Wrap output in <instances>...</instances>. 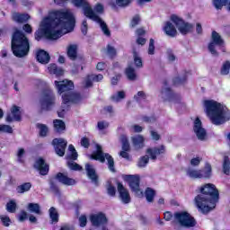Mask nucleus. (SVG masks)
<instances>
[{
	"mask_svg": "<svg viewBox=\"0 0 230 230\" xmlns=\"http://www.w3.org/2000/svg\"><path fill=\"white\" fill-rule=\"evenodd\" d=\"M154 44H155L154 39H150L149 47H148V54L149 55H154V53L155 51V46Z\"/></svg>",
	"mask_w": 230,
	"mask_h": 230,
	"instance_id": "57",
	"label": "nucleus"
},
{
	"mask_svg": "<svg viewBox=\"0 0 230 230\" xmlns=\"http://www.w3.org/2000/svg\"><path fill=\"white\" fill-rule=\"evenodd\" d=\"M50 190L55 193L56 195H60V189L58 188V185L56 184L55 181H50L49 182Z\"/></svg>",
	"mask_w": 230,
	"mask_h": 230,
	"instance_id": "50",
	"label": "nucleus"
},
{
	"mask_svg": "<svg viewBox=\"0 0 230 230\" xmlns=\"http://www.w3.org/2000/svg\"><path fill=\"white\" fill-rule=\"evenodd\" d=\"M230 72V61L226 60L223 63L221 69H220V75H222V76H227V75H229Z\"/></svg>",
	"mask_w": 230,
	"mask_h": 230,
	"instance_id": "37",
	"label": "nucleus"
},
{
	"mask_svg": "<svg viewBox=\"0 0 230 230\" xmlns=\"http://www.w3.org/2000/svg\"><path fill=\"white\" fill-rule=\"evenodd\" d=\"M0 132H5L6 134H13V128H11L10 125H0Z\"/></svg>",
	"mask_w": 230,
	"mask_h": 230,
	"instance_id": "49",
	"label": "nucleus"
},
{
	"mask_svg": "<svg viewBox=\"0 0 230 230\" xmlns=\"http://www.w3.org/2000/svg\"><path fill=\"white\" fill-rule=\"evenodd\" d=\"M36 58H50L49 53L44 49H39L36 51Z\"/></svg>",
	"mask_w": 230,
	"mask_h": 230,
	"instance_id": "46",
	"label": "nucleus"
},
{
	"mask_svg": "<svg viewBox=\"0 0 230 230\" xmlns=\"http://www.w3.org/2000/svg\"><path fill=\"white\" fill-rule=\"evenodd\" d=\"M107 192L110 197H116V187H114L112 184H110L108 186Z\"/></svg>",
	"mask_w": 230,
	"mask_h": 230,
	"instance_id": "56",
	"label": "nucleus"
},
{
	"mask_svg": "<svg viewBox=\"0 0 230 230\" xmlns=\"http://www.w3.org/2000/svg\"><path fill=\"white\" fill-rule=\"evenodd\" d=\"M54 151L58 157L66 155V149L67 148V141L64 138H54L51 142Z\"/></svg>",
	"mask_w": 230,
	"mask_h": 230,
	"instance_id": "13",
	"label": "nucleus"
},
{
	"mask_svg": "<svg viewBox=\"0 0 230 230\" xmlns=\"http://www.w3.org/2000/svg\"><path fill=\"white\" fill-rule=\"evenodd\" d=\"M170 19L172 22L175 24L178 31H180L181 35H188V33H191V31H193V24L184 22V20H182L177 14H172Z\"/></svg>",
	"mask_w": 230,
	"mask_h": 230,
	"instance_id": "11",
	"label": "nucleus"
},
{
	"mask_svg": "<svg viewBox=\"0 0 230 230\" xmlns=\"http://www.w3.org/2000/svg\"><path fill=\"white\" fill-rule=\"evenodd\" d=\"M132 3V0H115V4L119 6V8H127Z\"/></svg>",
	"mask_w": 230,
	"mask_h": 230,
	"instance_id": "44",
	"label": "nucleus"
},
{
	"mask_svg": "<svg viewBox=\"0 0 230 230\" xmlns=\"http://www.w3.org/2000/svg\"><path fill=\"white\" fill-rule=\"evenodd\" d=\"M5 119L7 123L22 121V111H21V107L13 104L11 107V112L7 113Z\"/></svg>",
	"mask_w": 230,
	"mask_h": 230,
	"instance_id": "15",
	"label": "nucleus"
},
{
	"mask_svg": "<svg viewBox=\"0 0 230 230\" xmlns=\"http://www.w3.org/2000/svg\"><path fill=\"white\" fill-rule=\"evenodd\" d=\"M107 53L108 55H111V57H114L116 55V49L111 45H108Z\"/></svg>",
	"mask_w": 230,
	"mask_h": 230,
	"instance_id": "63",
	"label": "nucleus"
},
{
	"mask_svg": "<svg viewBox=\"0 0 230 230\" xmlns=\"http://www.w3.org/2000/svg\"><path fill=\"white\" fill-rule=\"evenodd\" d=\"M120 143L122 145V150H125V152H130V143L128 142L127 135L120 136Z\"/></svg>",
	"mask_w": 230,
	"mask_h": 230,
	"instance_id": "36",
	"label": "nucleus"
},
{
	"mask_svg": "<svg viewBox=\"0 0 230 230\" xmlns=\"http://www.w3.org/2000/svg\"><path fill=\"white\" fill-rule=\"evenodd\" d=\"M201 179H211L213 169L211 164L206 163L203 169L199 170Z\"/></svg>",
	"mask_w": 230,
	"mask_h": 230,
	"instance_id": "25",
	"label": "nucleus"
},
{
	"mask_svg": "<svg viewBox=\"0 0 230 230\" xmlns=\"http://www.w3.org/2000/svg\"><path fill=\"white\" fill-rule=\"evenodd\" d=\"M146 154L150 156L152 161H156L157 155H164V154H166V146L161 145L159 146L149 147L146 149Z\"/></svg>",
	"mask_w": 230,
	"mask_h": 230,
	"instance_id": "17",
	"label": "nucleus"
},
{
	"mask_svg": "<svg viewBox=\"0 0 230 230\" xmlns=\"http://www.w3.org/2000/svg\"><path fill=\"white\" fill-rule=\"evenodd\" d=\"M111 98L112 102H119V100H123L125 98V92L119 91L118 92L117 95H112Z\"/></svg>",
	"mask_w": 230,
	"mask_h": 230,
	"instance_id": "51",
	"label": "nucleus"
},
{
	"mask_svg": "<svg viewBox=\"0 0 230 230\" xmlns=\"http://www.w3.org/2000/svg\"><path fill=\"white\" fill-rule=\"evenodd\" d=\"M223 173H225V175H229V173H230V159H229V156H225L224 157Z\"/></svg>",
	"mask_w": 230,
	"mask_h": 230,
	"instance_id": "39",
	"label": "nucleus"
},
{
	"mask_svg": "<svg viewBox=\"0 0 230 230\" xmlns=\"http://www.w3.org/2000/svg\"><path fill=\"white\" fill-rule=\"evenodd\" d=\"M90 222L94 227H100L102 226H107L109 224V218L103 212L93 214L90 216Z\"/></svg>",
	"mask_w": 230,
	"mask_h": 230,
	"instance_id": "14",
	"label": "nucleus"
},
{
	"mask_svg": "<svg viewBox=\"0 0 230 230\" xmlns=\"http://www.w3.org/2000/svg\"><path fill=\"white\" fill-rule=\"evenodd\" d=\"M71 3L77 8H82L85 17L91 19V21H94V22H97L104 35L106 37H111V31L109 30L107 23H105L98 14H96L103 13V5L102 4H97L93 10V7H91V4H89L87 0H71ZM94 12H96V13Z\"/></svg>",
	"mask_w": 230,
	"mask_h": 230,
	"instance_id": "4",
	"label": "nucleus"
},
{
	"mask_svg": "<svg viewBox=\"0 0 230 230\" xmlns=\"http://www.w3.org/2000/svg\"><path fill=\"white\" fill-rule=\"evenodd\" d=\"M164 218L166 222H170L172 218H174V222H177L181 226V227H195L197 226V221L195 217H191L187 211L174 212L172 214L171 211H166L164 213Z\"/></svg>",
	"mask_w": 230,
	"mask_h": 230,
	"instance_id": "7",
	"label": "nucleus"
},
{
	"mask_svg": "<svg viewBox=\"0 0 230 230\" xmlns=\"http://www.w3.org/2000/svg\"><path fill=\"white\" fill-rule=\"evenodd\" d=\"M124 73L128 80L130 82L137 80V74L136 73V69L134 66H132V65H128V67L125 68Z\"/></svg>",
	"mask_w": 230,
	"mask_h": 230,
	"instance_id": "24",
	"label": "nucleus"
},
{
	"mask_svg": "<svg viewBox=\"0 0 230 230\" xmlns=\"http://www.w3.org/2000/svg\"><path fill=\"white\" fill-rule=\"evenodd\" d=\"M54 84L58 94H62L63 100L61 107L58 111V118H64L66 112L69 111V103L78 105V103H82L84 97H82L80 93L73 92L75 90V83H73V81L65 79L62 81H55Z\"/></svg>",
	"mask_w": 230,
	"mask_h": 230,
	"instance_id": "3",
	"label": "nucleus"
},
{
	"mask_svg": "<svg viewBox=\"0 0 230 230\" xmlns=\"http://www.w3.org/2000/svg\"><path fill=\"white\" fill-rule=\"evenodd\" d=\"M132 143L135 148H143L145 146V137L141 135L134 137L132 138Z\"/></svg>",
	"mask_w": 230,
	"mask_h": 230,
	"instance_id": "28",
	"label": "nucleus"
},
{
	"mask_svg": "<svg viewBox=\"0 0 230 230\" xmlns=\"http://www.w3.org/2000/svg\"><path fill=\"white\" fill-rule=\"evenodd\" d=\"M31 190V182H24L16 187L17 193L22 194Z\"/></svg>",
	"mask_w": 230,
	"mask_h": 230,
	"instance_id": "34",
	"label": "nucleus"
},
{
	"mask_svg": "<svg viewBox=\"0 0 230 230\" xmlns=\"http://www.w3.org/2000/svg\"><path fill=\"white\" fill-rule=\"evenodd\" d=\"M148 163H150V157L148 155H144L139 158L137 166L138 168H145Z\"/></svg>",
	"mask_w": 230,
	"mask_h": 230,
	"instance_id": "40",
	"label": "nucleus"
},
{
	"mask_svg": "<svg viewBox=\"0 0 230 230\" xmlns=\"http://www.w3.org/2000/svg\"><path fill=\"white\" fill-rule=\"evenodd\" d=\"M141 22V17H139L138 14L135 15L130 22V26L131 28H136V26H137V24H139V22Z\"/></svg>",
	"mask_w": 230,
	"mask_h": 230,
	"instance_id": "54",
	"label": "nucleus"
},
{
	"mask_svg": "<svg viewBox=\"0 0 230 230\" xmlns=\"http://www.w3.org/2000/svg\"><path fill=\"white\" fill-rule=\"evenodd\" d=\"M34 168L38 170L40 175L45 176L49 173V164H46V160L42 157L36 160Z\"/></svg>",
	"mask_w": 230,
	"mask_h": 230,
	"instance_id": "20",
	"label": "nucleus"
},
{
	"mask_svg": "<svg viewBox=\"0 0 230 230\" xmlns=\"http://www.w3.org/2000/svg\"><path fill=\"white\" fill-rule=\"evenodd\" d=\"M68 150L69 152H71V155L68 156V159H70L71 161H76L78 159V152H76L75 146L69 145Z\"/></svg>",
	"mask_w": 230,
	"mask_h": 230,
	"instance_id": "41",
	"label": "nucleus"
},
{
	"mask_svg": "<svg viewBox=\"0 0 230 230\" xmlns=\"http://www.w3.org/2000/svg\"><path fill=\"white\" fill-rule=\"evenodd\" d=\"M67 166L68 168H70V170H73L74 172H80V170H82V166L76 162H67Z\"/></svg>",
	"mask_w": 230,
	"mask_h": 230,
	"instance_id": "48",
	"label": "nucleus"
},
{
	"mask_svg": "<svg viewBox=\"0 0 230 230\" xmlns=\"http://www.w3.org/2000/svg\"><path fill=\"white\" fill-rule=\"evenodd\" d=\"M136 102H139V99L142 98V100H146V93L143 91L137 92V94L134 96Z\"/></svg>",
	"mask_w": 230,
	"mask_h": 230,
	"instance_id": "58",
	"label": "nucleus"
},
{
	"mask_svg": "<svg viewBox=\"0 0 230 230\" xmlns=\"http://www.w3.org/2000/svg\"><path fill=\"white\" fill-rule=\"evenodd\" d=\"M85 171L87 177L94 183L95 186H98L99 176L98 173H96V169H94L91 164H86Z\"/></svg>",
	"mask_w": 230,
	"mask_h": 230,
	"instance_id": "22",
	"label": "nucleus"
},
{
	"mask_svg": "<svg viewBox=\"0 0 230 230\" xmlns=\"http://www.w3.org/2000/svg\"><path fill=\"white\" fill-rule=\"evenodd\" d=\"M123 181L128 182L130 190L134 193L135 197L138 199H143L145 193L141 190V177L138 174H125L123 176Z\"/></svg>",
	"mask_w": 230,
	"mask_h": 230,
	"instance_id": "8",
	"label": "nucleus"
},
{
	"mask_svg": "<svg viewBox=\"0 0 230 230\" xmlns=\"http://www.w3.org/2000/svg\"><path fill=\"white\" fill-rule=\"evenodd\" d=\"M12 51L14 57L22 58L30 53V41L26 35L19 30H16L12 38Z\"/></svg>",
	"mask_w": 230,
	"mask_h": 230,
	"instance_id": "6",
	"label": "nucleus"
},
{
	"mask_svg": "<svg viewBox=\"0 0 230 230\" xmlns=\"http://www.w3.org/2000/svg\"><path fill=\"white\" fill-rule=\"evenodd\" d=\"M0 220L4 226V227H10V224H12V219L8 216H0Z\"/></svg>",
	"mask_w": 230,
	"mask_h": 230,
	"instance_id": "47",
	"label": "nucleus"
},
{
	"mask_svg": "<svg viewBox=\"0 0 230 230\" xmlns=\"http://www.w3.org/2000/svg\"><path fill=\"white\" fill-rule=\"evenodd\" d=\"M85 87L89 89V87H93V77L91 75H87L85 80Z\"/></svg>",
	"mask_w": 230,
	"mask_h": 230,
	"instance_id": "64",
	"label": "nucleus"
},
{
	"mask_svg": "<svg viewBox=\"0 0 230 230\" xmlns=\"http://www.w3.org/2000/svg\"><path fill=\"white\" fill-rule=\"evenodd\" d=\"M193 130L199 141H205L208 133L206 132V129L202 128V121L199 117L194 120Z\"/></svg>",
	"mask_w": 230,
	"mask_h": 230,
	"instance_id": "16",
	"label": "nucleus"
},
{
	"mask_svg": "<svg viewBox=\"0 0 230 230\" xmlns=\"http://www.w3.org/2000/svg\"><path fill=\"white\" fill-rule=\"evenodd\" d=\"M228 0H213V5L217 10H222V7L227 5Z\"/></svg>",
	"mask_w": 230,
	"mask_h": 230,
	"instance_id": "43",
	"label": "nucleus"
},
{
	"mask_svg": "<svg viewBox=\"0 0 230 230\" xmlns=\"http://www.w3.org/2000/svg\"><path fill=\"white\" fill-rule=\"evenodd\" d=\"M19 222H24L28 220V213L25 210H21L20 214L18 215Z\"/></svg>",
	"mask_w": 230,
	"mask_h": 230,
	"instance_id": "55",
	"label": "nucleus"
},
{
	"mask_svg": "<svg viewBox=\"0 0 230 230\" xmlns=\"http://www.w3.org/2000/svg\"><path fill=\"white\" fill-rule=\"evenodd\" d=\"M205 112L213 125H224L226 123V113L224 106L215 100H205L203 102Z\"/></svg>",
	"mask_w": 230,
	"mask_h": 230,
	"instance_id": "5",
	"label": "nucleus"
},
{
	"mask_svg": "<svg viewBox=\"0 0 230 230\" xmlns=\"http://www.w3.org/2000/svg\"><path fill=\"white\" fill-rule=\"evenodd\" d=\"M162 94H165L166 98L164 102H173L174 103H181V94L173 93V90L170 87H166L162 90Z\"/></svg>",
	"mask_w": 230,
	"mask_h": 230,
	"instance_id": "19",
	"label": "nucleus"
},
{
	"mask_svg": "<svg viewBox=\"0 0 230 230\" xmlns=\"http://www.w3.org/2000/svg\"><path fill=\"white\" fill-rule=\"evenodd\" d=\"M17 209V203L15 201L11 200L6 204V210L8 213H15Z\"/></svg>",
	"mask_w": 230,
	"mask_h": 230,
	"instance_id": "45",
	"label": "nucleus"
},
{
	"mask_svg": "<svg viewBox=\"0 0 230 230\" xmlns=\"http://www.w3.org/2000/svg\"><path fill=\"white\" fill-rule=\"evenodd\" d=\"M49 218L51 220V224H58L59 216L57 208H55V207H51L49 209Z\"/></svg>",
	"mask_w": 230,
	"mask_h": 230,
	"instance_id": "32",
	"label": "nucleus"
},
{
	"mask_svg": "<svg viewBox=\"0 0 230 230\" xmlns=\"http://www.w3.org/2000/svg\"><path fill=\"white\" fill-rule=\"evenodd\" d=\"M117 190L119 195V199L123 202V204H130L132 199L130 198V192L128 190L123 186V183L118 181L117 182Z\"/></svg>",
	"mask_w": 230,
	"mask_h": 230,
	"instance_id": "18",
	"label": "nucleus"
},
{
	"mask_svg": "<svg viewBox=\"0 0 230 230\" xmlns=\"http://www.w3.org/2000/svg\"><path fill=\"white\" fill-rule=\"evenodd\" d=\"M48 69L50 75H55L56 76H63L64 75V69L58 67L55 63L50 64Z\"/></svg>",
	"mask_w": 230,
	"mask_h": 230,
	"instance_id": "26",
	"label": "nucleus"
},
{
	"mask_svg": "<svg viewBox=\"0 0 230 230\" xmlns=\"http://www.w3.org/2000/svg\"><path fill=\"white\" fill-rule=\"evenodd\" d=\"M81 146L83 148H89L91 146V140L87 137H83L81 138Z\"/></svg>",
	"mask_w": 230,
	"mask_h": 230,
	"instance_id": "52",
	"label": "nucleus"
},
{
	"mask_svg": "<svg viewBox=\"0 0 230 230\" xmlns=\"http://www.w3.org/2000/svg\"><path fill=\"white\" fill-rule=\"evenodd\" d=\"M97 128L99 130H105V128H109V122L105 120H101L97 122Z\"/></svg>",
	"mask_w": 230,
	"mask_h": 230,
	"instance_id": "53",
	"label": "nucleus"
},
{
	"mask_svg": "<svg viewBox=\"0 0 230 230\" xmlns=\"http://www.w3.org/2000/svg\"><path fill=\"white\" fill-rule=\"evenodd\" d=\"M199 191L194 199L196 208L203 215H208L217 208L220 200V192L213 183H206L199 188Z\"/></svg>",
	"mask_w": 230,
	"mask_h": 230,
	"instance_id": "2",
	"label": "nucleus"
},
{
	"mask_svg": "<svg viewBox=\"0 0 230 230\" xmlns=\"http://www.w3.org/2000/svg\"><path fill=\"white\" fill-rule=\"evenodd\" d=\"M24 154H25L24 148H20L18 150L17 157H18L19 163H24V160H22Z\"/></svg>",
	"mask_w": 230,
	"mask_h": 230,
	"instance_id": "60",
	"label": "nucleus"
},
{
	"mask_svg": "<svg viewBox=\"0 0 230 230\" xmlns=\"http://www.w3.org/2000/svg\"><path fill=\"white\" fill-rule=\"evenodd\" d=\"M54 130L58 134H60L66 130V122L62 119H56L53 120Z\"/></svg>",
	"mask_w": 230,
	"mask_h": 230,
	"instance_id": "27",
	"label": "nucleus"
},
{
	"mask_svg": "<svg viewBox=\"0 0 230 230\" xmlns=\"http://www.w3.org/2000/svg\"><path fill=\"white\" fill-rule=\"evenodd\" d=\"M150 134H151V137H152L153 141H159L161 139V135L159 133H157V131L151 130Z\"/></svg>",
	"mask_w": 230,
	"mask_h": 230,
	"instance_id": "59",
	"label": "nucleus"
},
{
	"mask_svg": "<svg viewBox=\"0 0 230 230\" xmlns=\"http://www.w3.org/2000/svg\"><path fill=\"white\" fill-rule=\"evenodd\" d=\"M56 181H59L61 184L65 186H75L76 184V181L73 178H69L67 175L63 172H58L55 175Z\"/></svg>",
	"mask_w": 230,
	"mask_h": 230,
	"instance_id": "21",
	"label": "nucleus"
},
{
	"mask_svg": "<svg viewBox=\"0 0 230 230\" xmlns=\"http://www.w3.org/2000/svg\"><path fill=\"white\" fill-rule=\"evenodd\" d=\"M77 51H78V46L70 45L67 48V56L69 57V58H76Z\"/></svg>",
	"mask_w": 230,
	"mask_h": 230,
	"instance_id": "38",
	"label": "nucleus"
},
{
	"mask_svg": "<svg viewBox=\"0 0 230 230\" xmlns=\"http://www.w3.org/2000/svg\"><path fill=\"white\" fill-rule=\"evenodd\" d=\"M188 73L190 72H185L183 76H176L172 79V84L173 85H182V84H186L188 80Z\"/></svg>",
	"mask_w": 230,
	"mask_h": 230,
	"instance_id": "35",
	"label": "nucleus"
},
{
	"mask_svg": "<svg viewBox=\"0 0 230 230\" xmlns=\"http://www.w3.org/2000/svg\"><path fill=\"white\" fill-rule=\"evenodd\" d=\"M90 159L93 161H99L100 163H105V159L108 161V168L112 173H116V167L114 166V158L109 153H99V151H93Z\"/></svg>",
	"mask_w": 230,
	"mask_h": 230,
	"instance_id": "10",
	"label": "nucleus"
},
{
	"mask_svg": "<svg viewBox=\"0 0 230 230\" xmlns=\"http://www.w3.org/2000/svg\"><path fill=\"white\" fill-rule=\"evenodd\" d=\"M217 46H224V40L220 34H218V32L213 31L211 35V41L208 44V51L211 53V55H214V57H217Z\"/></svg>",
	"mask_w": 230,
	"mask_h": 230,
	"instance_id": "12",
	"label": "nucleus"
},
{
	"mask_svg": "<svg viewBox=\"0 0 230 230\" xmlns=\"http://www.w3.org/2000/svg\"><path fill=\"white\" fill-rule=\"evenodd\" d=\"M164 31L165 35L168 37H176L177 36V29L175 28V25L172 23V22H166L164 26Z\"/></svg>",
	"mask_w": 230,
	"mask_h": 230,
	"instance_id": "23",
	"label": "nucleus"
},
{
	"mask_svg": "<svg viewBox=\"0 0 230 230\" xmlns=\"http://www.w3.org/2000/svg\"><path fill=\"white\" fill-rule=\"evenodd\" d=\"M27 209L30 211V213H34L35 215H42V210H40V205H39V203H29Z\"/></svg>",
	"mask_w": 230,
	"mask_h": 230,
	"instance_id": "30",
	"label": "nucleus"
},
{
	"mask_svg": "<svg viewBox=\"0 0 230 230\" xmlns=\"http://www.w3.org/2000/svg\"><path fill=\"white\" fill-rule=\"evenodd\" d=\"M155 190L147 187L145 190V197H146V200H147V202L152 203L154 202V199H155Z\"/></svg>",
	"mask_w": 230,
	"mask_h": 230,
	"instance_id": "29",
	"label": "nucleus"
},
{
	"mask_svg": "<svg viewBox=\"0 0 230 230\" xmlns=\"http://www.w3.org/2000/svg\"><path fill=\"white\" fill-rule=\"evenodd\" d=\"M30 19V15L29 14H21L18 13H13V21H15V22H26L27 21H29Z\"/></svg>",
	"mask_w": 230,
	"mask_h": 230,
	"instance_id": "31",
	"label": "nucleus"
},
{
	"mask_svg": "<svg viewBox=\"0 0 230 230\" xmlns=\"http://www.w3.org/2000/svg\"><path fill=\"white\" fill-rule=\"evenodd\" d=\"M187 175L190 177V179H201L202 175L199 172V170H193V169H189L187 171Z\"/></svg>",
	"mask_w": 230,
	"mask_h": 230,
	"instance_id": "42",
	"label": "nucleus"
},
{
	"mask_svg": "<svg viewBox=\"0 0 230 230\" xmlns=\"http://www.w3.org/2000/svg\"><path fill=\"white\" fill-rule=\"evenodd\" d=\"M36 128L40 130V137H46L49 134V128L46 124L37 123Z\"/></svg>",
	"mask_w": 230,
	"mask_h": 230,
	"instance_id": "33",
	"label": "nucleus"
},
{
	"mask_svg": "<svg viewBox=\"0 0 230 230\" xmlns=\"http://www.w3.org/2000/svg\"><path fill=\"white\" fill-rule=\"evenodd\" d=\"M79 224H80V227H85V226H87V217L81 216L79 217Z\"/></svg>",
	"mask_w": 230,
	"mask_h": 230,
	"instance_id": "62",
	"label": "nucleus"
},
{
	"mask_svg": "<svg viewBox=\"0 0 230 230\" xmlns=\"http://www.w3.org/2000/svg\"><path fill=\"white\" fill-rule=\"evenodd\" d=\"M76 20L69 9L54 11L49 17L41 22V28L35 32L36 40L42 37L49 40H57L66 33H71L75 30Z\"/></svg>",
	"mask_w": 230,
	"mask_h": 230,
	"instance_id": "1",
	"label": "nucleus"
},
{
	"mask_svg": "<svg viewBox=\"0 0 230 230\" xmlns=\"http://www.w3.org/2000/svg\"><path fill=\"white\" fill-rule=\"evenodd\" d=\"M92 77L93 82H102L103 80V75H90Z\"/></svg>",
	"mask_w": 230,
	"mask_h": 230,
	"instance_id": "61",
	"label": "nucleus"
},
{
	"mask_svg": "<svg viewBox=\"0 0 230 230\" xmlns=\"http://www.w3.org/2000/svg\"><path fill=\"white\" fill-rule=\"evenodd\" d=\"M55 93L51 90H44L41 99L40 100L41 111L49 112L55 107Z\"/></svg>",
	"mask_w": 230,
	"mask_h": 230,
	"instance_id": "9",
	"label": "nucleus"
}]
</instances>
